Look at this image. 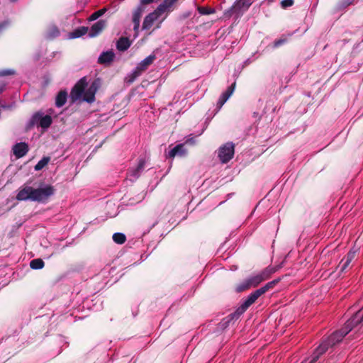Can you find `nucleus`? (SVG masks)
Instances as JSON below:
<instances>
[{"mask_svg":"<svg viewBox=\"0 0 363 363\" xmlns=\"http://www.w3.org/2000/svg\"><path fill=\"white\" fill-rule=\"evenodd\" d=\"M88 83L86 77H84L81 78L72 87L69 98L72 104L76 103L77 101L87 102L91 104L95 101V94L98 89L99 84L95 80L86 90Z\"/></svg>","mask_w":363,"mask_h":363,"instance_id":"obj_1","label":"nucleus"},{"mask_svg":"<svg viewBox=\"0 0 363 363\" xmlns=\"http://www.w3.org/2000/svg\"><path fill=\"white\" fill-rule=\"evenodd\" d=\"M261 296V291H259L258 289L251 293L242 302V303L237 308V310L228 316L229 318L228 322L233 319H238L240 316L242 315L250 306L255 303V301Z\"/></svg>","mask_w":363,"mask_h":363,"instance_id":"obj_2","label":"nucleus"},{"mask_svg":"<svg viewBox=\"0 0 363 363\" xmlns=\"http://www.w3.org/2000/svg\"><path fill=\"white\" fill-rule=\"evenodd\" d=\"M55 189L51 185H45L37 189L33 188V201L46 203L49 198L55 194Z\"/></svg>","mask_w":363,"mask_h":363,"instance_id":"obj_3","label":"nucleus"},{"mask_svg":"<svg viewBox=\"0 0 363 363\" xmlns=\"http://www.w3.org/2000/svg\"><path fill=\"white\" fill-rule=\"evenodd\" d=\"M277 271V267H267L264 269H263L260 273L258 274L251 277L248 279H247V281L250 286L252 287H256L261 282L263 281H265L272 276L274 273H275Z\"/></svg>","mask_w":363,"mask_h":363,"instance_id":"obj_4","label":"nucleus"},{"mask_svg":"<svg viewBox=\"0 0 363 363\" xmlns=\"http://www.w3.org/2000/svg\"><path fill=\"white\" fill-rule=\"evenodd\" d=\"M52 123V118L50 115H44L42 111L35 113L30 121L31 125H37L42 128H48Z\"/></svg>","mask_w":363,"mask_h":363,"instance_id":"obj_5","label":"nucleus"},{"mask_svg":"<svg viewBox=\"0 0 363 363\" xmlns=\"http://www.w3.org/2000/svg\"><path fill=\"white\" fill-rule=\"evenodd\" d=\"M235 153V145L232 142H228L220 147L218 150V157L222 163L228 162Z\"/></svg>","mask_w":363,"mask_h":363,"instance_id":"obj_6","label":"nucleus"},{"mask_svg":"<svg viewBox=\"0 0 363 363\" xmlns=\"http://www.w3.org/2000/svg\"><path fill=\"white\" fill-rule=\"evenodd\" d=\"M145 11L144 6L139 5L133 12V30L137 35L139 30L141 16Z\"/></svg>","mask_w":363,"mask_h":363,"instance_id":"obj_7","label":"nucleus"},{"mask_svg":"<svg viewBox=\"0 0 363 363\" xmlns=\"http://www.w3.org/2000/svg\"><path fill=\"white\" fill-rule=\"evenodd\" d=\"M13 152L17 159L24 157L28 152L29 147L27 143L21 142L13 145Z\"/></svg>","mask_w":363,"mask_h":363,"instance_id":"obj_8","label":"nucleus"},{"mask_svg":"<svg viewBox=\"0 0 363 363\" xmlns=\"http://www.w3.org/2000/svg\"><path fill=\"white\" fill-rule=\"evenodd\" d=\"M106 27V21L99 20L91 26L88 35L90 38H94L99 35Z\"/></svg>","mask_w":363,"mask_h":363,"instance_id":"obj_9","label":"nucleus"},{"mask_svg":"<svg viewBox=\"0 0 363 363\" xmlns=\"http://www.w3.org/2000/svg\"><path fill=\"white\" fill-rule=\"evenodd\" d=\"M160 16L161 14L157 12V9L147 15L145 17L143 23V29L149 30L152 26L155 21H157Z\"/></svg>","mask_w":363,"mask_h":363,"instance_id":"obj_10","label":"nucleus"},{"mask_svg":"<svg viewBox=\"0 0 363 363\" xmlns=\"http://www.w3.org/2000/svg\"><path fill=\"white\" fill-rule=\"evenodd\" d=\"M236 86V83H233L225 91H224L220 96L218 102H217V108L219 110L224 105V104L228 101V99L230 97V96L234 92L235 88Z\"/></svg>","mask_w":363,"mask_h":363,"instance_id":"obj_11","label":"nucleus"},{"mask_svg":"<svg viewBox=\"0 0 363 363\" xmlns=\"http://www.w3.org/2000/svg\"><path fill=\"white\" fill-rule=\"evenodd\" d=\"M33 187L25 186L19 190L16 195V199L18 201L30 200L33 201Z\"/></svg>","mask_w":363,"mask_h":363,"instance_id":"obj_12","label":"nucleus"},{"mask_svg":"<svg viewBox=\"0 0 363 363\" xmlns=\"http://www.w3.org/2000/svg\"><path fill=\"white\" fill-rule=\"evenodd\" d=\"M187 150L184 148V144H178L169 152V157L174 158L176 156L185 157L187 155Z\"/></svg>","mask_w":363,"mask_h":363,"instance_id":"obj_13","label":"nucleus"},{"mask_svg":"<svg viewBox=\"0 0 363 363\" xmlns=\"http://www.w3.org/2000/svg\"><path fill=\"white\" fill-rule=\"evenodd\" d=\"M115 54L113 51L103 52L98 58V62L101 65L110 64L114 60Z\"/></svg>","mask_w":363,"mask_h":363,"instance_id":"obj_14","label":"nucleus"},{"mask_svg":"<svg viewBox=\"0 0 363 363\" xmlns=\"http://www.w3.org/2000/svg\"><path fill=\"white\" fill-rule=\"evenodd\" d=\"M145 160L140 159L136 168L129 170L128 174H129L130 177H134L135 179H138L140 177L141 172L145 169Z\"/></svg>","mask_w":363,"mask_h":363,"instance_id":"obj_15","label":"nucleus"},{"mask_svg":"<svg viewBox=\"0 0 363 363\" xmlns=\"http://www.w3.org/2000/svg\"><path fill=\"white\" fill-rule=\"evenodd\" d=\"M67 96L68 94L66 90H60L55 98V106L57 108L62 107L67 102Z\"/></svg>","mask_w":363,"mask_h":363,"instance_id":"obj_16","label":"nucleus"},{"mask_svg":"<svg viewBox=\"0 0 363 363\" xmlns=\"http://www.w3.org/2000/svg\"><path fill=\"white\" fill-rule=\"evenodd\" d=\"M130 45L131 41L126 37H121L116 43L117 49L122 52L127 50Z\"/></svg>","mask_w":363,"mask_h":363,"instance_id":"obj_17","label":"nucleus"},{"mask_svg":"<svg viewBox=\"0 0 363 363\" xmlns=\"http://www.w3.org/2000/svg\"><path fill=\"white\" fill-rule=\"evenodd\" d=\"M155 58L156 57L155 55H150L142 60L137 67L143 72L150 65L153 63Z\"/></svg>","mask_w":363,"mask_h":363,"instance_id":"obj_18","label":"nucleus"},{"mask_svg":"<svg viewBox=\"0 0 363 363\" xmlns=\"http://www.w3.org/2000/svg\"><path fill=\"white\" fill-rule=\"evenodd\" d=\"M178 0H164L157 8V12L161 15L170 9Z\"/></svg>","mask_w":363,"mask_h":363,"instance_id":"obj_19","label":"nucleus"},{"mask_svg":"<svg viewBox=\"0 0 363 363\" xmlns=\"http://www.w3.org/2000/svg\"><path fill=\"white\" fill-rule=\"evenodd\" d=\"M281 281V278H277L276 279H274L268 283H267L264 286L258 289L259 291H261V294H264L267 291H268L270 289H272L275 287V286L279 283Z\"/></svg>","mask_w":363,"mask_h":363,"instance_id":"obj_20","label":"nucleus"},{"mask_svg":"<svg viewBox=\"0 0 363 363\" xmlns=\"http://www.w3.org/2000/svg\"><path fill=\"white\" fill-rule=\"evenodd\" d=\"M89 31V28L86 26H81L77 29H75L73 32L71 33V38H77L83 36L86 34Z\"/></svg>","mask_w":363,"mask_h":363,"instance_id":"obj_21","label":"nucleus"},{"mask_svg":"<svg viewBox=\"0 0 363 363\" xmlns=\"http://www.w3.org/2000/svg\"><path fill=\"white\" fill-rule=\"evenodd\" d=\"M45 263L40 258L32 259L30 262V267L33 269H40L43 268Z\"/></svg>","mask_w":363,"mask_h":363,"instance_id":"obj_22","label":"nucleus"},{"mask_svg":"<svg viewBox=\"0 0 363 363\" xmlns=\"http://www.w3.org/2000/svg\"><path fill=\"white\" fill-rule=\"evenodd\" d=\"M50 158L49 157H43L38 162L35 164L34 169L35 171H40L43 169L50 162Z\"/></svg>","mask_w":363,"mask_h":363,"instance_id":"obj_23","label":"nucleus"},{"mask_svg":"<svg viewBox=\"0 0 363 363\" xmlns=\"http://www.w3.org/2000/svg\"><path fill=\"white\" fill-rule=\"evenodd\" d=\"M250 289V286L247 279H245V281H243L240 284H239L235 286V291L237 293H241V292L247 291V290H248Z\"/></svg>","mask_w":363,"mask_h":363,"instance_id":"obj_24","label":"nucleus"},{"mask_svg":"<svg viewBox=\"0 0 363 363\" xmlns=\"http://www.w3.org/2000/svg\"><path fill=\"white\" fill-rule=\"evenodd\" d=\"M113 240L116 243L122 245L126 241V237L123 233H116L113 235Z\"/></svg>","mask_w":363,"mask_h":363,"instance_id":"obj_25","label":"nucleus"},{"mask_svg":"<svg viewBox=\"0 0 363 363\" xmlns=\"http://www.w3.org/2000/svg\"><path fill=\"white\" fill-rule=\"evenodd\" d=\"M60 30L55 26L49 28L48 31V37L50 39L55 38L60 35Z\"/></svg>","mask_w":363,"mask_h":363,"instance_id":"obj_26","label":"nucleus"},{"mask_svg":"<svg viewBox=\"0 0 363 363\" xmlns=\"http://www.w3.org/2000/svg\"><path fill=\"white\" fill-rule=\"evenodd\" d=\"M106 11V8H103L101 9H99L95 12H94L89 18H88V21H95L96 19H98L99 17H101V16H103L105 12Z\"/></svg>","mask_w":363,"mask_h":363,"instance_id":"obj_27","label":"nucleus"},{"mask_svg":"<svg viewBox=\"0 0 363 363\" xmlns=\"http://www.w3.org/2000/svg\"><path fill=\"white\" fill-rule=\"evenodd\" d=\"M143 72L138 67L134 69V71L128 76V82L129 83L133 82L137 77H138Z\"/></svg>","mask_w":363,"mask_h":363,"instance_id":"obj_28","label":"nucleus"},{"mask_svg":"<svg viewBox=\"0 0 363 363\" xmlns=\"http://www.w3.org/2000/svg\"><path fill=\"white\" fill-rule=\"evenodd\" d=\"M356 0H339L337 4V9H342L354 4Z\"/></svg>","mask_w":363,"mask_h":363,"instance_id":"obj_29","label":"nucleus"},{"mask_svg":"<svg viewBox=\"0 0 363 363\" xmlns=\"http://www.w3.org/2000/svg\"><path fill=\"white\" fill-rule=\"evenodd\" d=\"M197 10H198L199 13L202 15H208V14L213 13L214 12V11L213 9H208L207 7H203V6H199Z\"/></svg>","mask_w":363,"mask_h":363,"instance_id":"obj_30","label":"nucleus"},{"mask_svg":"<svg viewBox=\"0 0 363 363\" xmlns=\"http://www.w3.org/2000/svg\"><path fill=\"white\" fill-rule=\"evenodd\" d=\"M350 262H351L347 260L346 259L345 260L342 259L338 265V268H340V272H344L345 269L347 268V267L350 265Z\"/></svg>","mask_w":363,"mask_h":363,"instance_id":"obj_31","label":"nucleus"},{"mask_svg":"<svg viewBox=\"0 0 363 363\" xmlns=\"http://www.w3.org/2000/svg\"><path fill=\"white\" fill-rule=\"evenodd\" d=\"M252 4V2L250 0H238L237 1V5L239 8H244L246 9L249 8L250 6Z\"/></svg>","mask_w":363,"mask_h":363,"instance_id":"obj_32","label":"nucleus"},{"mask_svg":"<svg viewBox=\"0 0 363 363\" xmlns=\"http://www.w3.org/2000/svg\"><path fill=\"white\" fill-rule=\"evenodd\" d=\"M15 74H16V71L14 69H11L0 70V77L10 76V75H14Z\"/></svg>","mask_w":363,"mask_h":363,"instance_id":"obj_33","label":"nucleus"},{"mask_svg":"<svg viewBox=\"0 0 363 363\" xmlns=\"http://www.w3.org/2000/svg\"><path fill=\"white\" fill-rule=\"evenodd\" d=\"M287 42V39L286 38H281L278 40L274 41V48H279V46L284 45Z\"/></svg>","mask_w":363,"mask_h":363,"instance_id":"obj_34","label":"nucleus"},{"mask_svg":"<svg viewBox=\"0 0 363 363\" xmlns=\"http://www.w3.org/2000/svg\"><path fill=\"white\" fill-rule=\"evenodd\" d=\"M293 4H294V0H282L281 1V6L284 9L291 6Z\"/></svg>","mask_w":363,"mask_h":363,"instance_id":"obj_35","label":"nucleus"},{"mask_svg":"<svg viewBox=\"0 0 363 363\" xmlns=\"http://www.w3.org/2000/svg\"><path fill=\"white\" fill-rule=\"evenodd\" d=\"M354 257H355V252L350 251L345 259L350 262H352V260L354 258Z\"/></svg>","mask_w":363,"mask_h":363,"instance_id":"obj_36","label":"nucleus"},{"mask_svg":"<svg viewBox=\"0 0 363 363\" xmlns=\"http://www.w3.org/2000/svg\"><path fill=\"white\" fill-rule=\"evenodd\" d=\"M184 145L186 144H189V145H195L196 144V139L195 138H188L185 143H184Z\"/></svg>","mask_w":363,"mask_h":363,"instance_id":"obj_37","label":"nucleus"},{"mask_svg":"<svg viewBox=\"0 0 363 363\" xmlns=\"http://www.w3.org/2000/svg\"><path fill=\"white\" fill-rule=\"evenodd\" d=\"M155 0H140V5L143 6L144 5H147L152 3Z\"/></svg>","mask_w":363,"mask_h":363,"instance_id":"obj_38","label":"nucleus"},{"mask_svg":"<svg viewBox=\"0 0 363 363\" xmlns=\"http://www.w3.org/2000/svg\"><path fill=\"white\" fill-rule=\"evenodd\" d=\"M9 23L7 22H4L2 23H0V31H1L3 29L6 28L8 26Z\"/></svg>","mask_w":363,"mask_h":363,"instance_id":"obj_39","label":"nucleus"},{"mask_svg":"<svg viewBox=\"0 0 363 363\" xmlns=\"http://www.w3.org/2000/svg\"><path fill=\"white\" fill-rule=\"evenodd\" d=\"M5 86H6L5 84H2L0 85V94L4 91V90L5 89Z\"/></svg>","mask_w":363,"mask_h":363,"instance_id":"obj_40","label":"nucleus"},{"mask_svg":"<svg viewBox=\"0 0 363 363\" xmlns=\"http://www.w3.org/2000/svg\"><path fill=\"white\" fill-rule=\"evenodd\" d=\"M11 2H16L17 0H9Z\"/></svg>","mask_w":363,"mask_h":363,"instance_id":"obj_41","label":"nucleus"}]
</instances>
